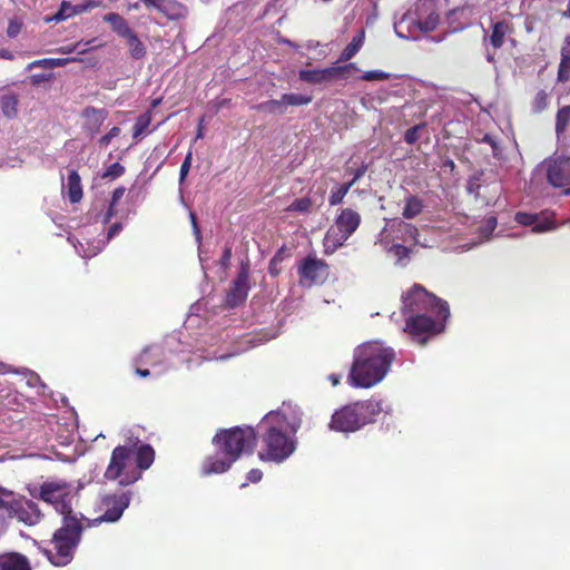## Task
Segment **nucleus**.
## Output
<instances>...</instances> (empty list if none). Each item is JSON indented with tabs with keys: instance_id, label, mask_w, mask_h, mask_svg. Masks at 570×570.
Here are the masks:
<instances>
[{
	"instance_id": "nucleus-1",
	"label": "nucleus",
	"mask_w": 570,
	"mask_h": 570,
	"mask_svg": "<svg viewBox=\"0 0 570 570\" xmlns=\"http://www.w3.org/2000/svg\"><path fill=\"white\" fill-rule=\"evenodd\" d=\"M38 495L62 515V525L53 533L51 548L45 553L53 566H67L73 559L83 529L81 519L72 510L73 487L61 480L46 481Z\"/></svg>"
},
{
	"instance_id": "nucleus-2",
	"label": "nucleus",
	"mask_w": 570,
	"mask_h": 570,
	"mask_svg": "<svg viewBox=\"0 0 570 570\" xmlns=\"http://www.w3.org/2000/svg\"><path fill=\"white\" fill-rule=\"evenodd\" d=\"M302 425V412L297 406L283 404L267 413L258 425L263 448L258 453L262 461L282 463L297 448L296 433Z\"/></svg>"
},
{
	"instance_id": "nucleus-3",
	"label": "nucleus",
	"mask_w": 570,
	"mask_h": 570,
	"mask_svg": "<svg viewBox=\"0 0 570 570\" xmlns=\"http://www.w3.org/2000/svg\"><path fill=\"white\" fill-rule=\"evenodd\" d=\"M403 311L406 315L405 331L421 343L426 341L421 338L422 335L441 332L443 325L439 321H445L450 315L448 303L419 284L403 296Z\"/></svg>"
},
{
	"instance_id": "nucleus-4",
	"label": "nucleus",
	"mask_w": 570,
	"mask_h": 570,
	"mask_svg": "<svg viewBox=\"0 0 570 570\" xmlns=\"http://www.w3.org/2000/svg\"><path fill=\"white\" fill-rule=\"evenodd\" d=\"M394 351L382 342H367L354 350L347 383L356 389H371L381 383L391 370Z\"/></svg>"
},
{
	"instance_id": "nucleus-5",
	"label": "nucleus",
	"mask_w": 570,
	"mask_h": 570,
	"mask_svg": "<svg viewBox=\"0 0 570 570\" xmlns=\"http://www.w3.org/2000/svg\"><path fill=\"white\" fill-rule=\"evenodd\" d=\"M213 442L217 452L205 459L202 466L204 475L224 473L242 453L250 452L256 443V433L250 426L224 430L215 435Z\"/></svg>"
},
{
	"instance_id": "nucleus-6",
	"label": "nucleus",
	"mask_w": 570,
	"mask_h": 570,
	"mask_svg": "<svg viewBox=\"0 0 570 570\" xmlns=\"http://www.w3.org/2000/svg\"><path fill=\"white\" fill-rule=\"evenodd\" d=\"M155 452L148 444L140 446L118 445L114 449L105 478L119 480V485L127 487L141 479V472L154 462Z\"/></svg>"
},
{
	"instance_id": "nucleus-7",
	"label": "nucleus",
	"mask_w": 570,
	"mask_h": 570,
	"mask_svg": "<svg viewBox=\"0 0 570 570\" xmlns=\"http://www.w3.org/2000/svg\"><path fill=\"white\" fill-rule=\"evenodd\" d=\"M391 406L383 400H366L346 405L332 415L331 429L340 432H355L384 412L389 413Z\"/></svg>"
},
{
	"instance_id": "nucleus-8",
	"label": "nucleus",
	"mask_w": 570,
	"mask_h": 570,
	"mask_svg": "<svg viewBox=\"0 0 570 570\" xmlns=\"http://www.w3.org/2000/svg\"><path fill=\"white\" fill-rule=\"evenodd\" d=\"M361 224V216L351 208L342 209L333 226L324 237V252L326 255L335 253L355 233Z\"/></svg>"
},
{
	"instance_id": "nucleus-9",
	"label": "nucleus",
	"mask_w": 570,
	"mask_h": 570,
	"mask_svg": "<svg viewBox=\"0 0 570 570\" xmlns=\"http://www.w3.org/2000/svg\"><path fill=\"white\" fill-rule=\"evenodd\" d=\"M439 18L435 13L431 12L422 20L419 6L415 10H407L400 18L394 19V31L399 38L405 40H417L420 37L429 31L435 29Z\"/></svg>"
},
{
	"instance_id": "nucleus-10",
	"label": "nucleus",
	"mask_w": 570,
	"mask_h": 570,
	"mask_svg": "<svg viewBox=\"0 0 570 570\" xmlns=\"http://www.w3.org/2000/svg\"><path fill=\"white\" fill-rule=\"evenodd\" d=\"M131 495V491H118L102 495L98 507L101 514L95 521L98 523L118 521L129 507Z\"/></svg>"
},
{
	"instance_id": "nucleus-11",
	"label": "nucleus",
	"mask_w": 570,
	"mask_h": 570,
	"mask_svg": "<svg viewBox=\"0 0 570 570\" xmlns=\"http://www.w3.org/2000/svg\"><path fill=\"white\" fill-rule=\"evenodd\" d=\"M357 70L358 68L355 63H347L343 66H331L324 69H302L298 72V77L302 81L311 85H323L340 79H346L352 71Z\"/></svg>"
},
{
	"instance_id": "nucleus-12",
	"label": "nucleus",
	"mask_w": 570,
	"mask_h": 570,
	"mask_svg": "<svg viewBox=\"0 0 570 570\" xmlns=\"http://www.w3.org/2000/svg\"><path fill=\"white\" fill-rule=\"evenodd\" d=\"M390 228H383L376 240V245L385 253L386 258L395 265L405 266L410 261V249L395 240L390 233Z\"/></svg>"
},
{
	"instance_id": "nucleus-13",
	"label": "nucleus",
	"mask_w": 570,
	"mask_h": 570,
	"mask_svg": "<svg viewBox=\"0 0 570 570\" xmlns=\"http://www.w3.org/2000/svg\"><path fill=\"white\" fill-rule=\"evenodd\" d=\"M549 184L556 188L570 184V156H554L543 163Z\"/></svg>"
},
{
	"instance_id": "nucleus-14",
	"label": "nucleus",
	"mask_w": 570,
	"mask_h": 570,
	"mask_svg": "<svg viewBox=\"0 0 570 570\" xmlns=\"http://www.w3.org/2000/svg\"><path fill=\"white\" fill-rule=\"evenodd\" d=\"M298 274L303 286L323 283L327 276V265L322 259L308 256L301 262Z\"/></svg>"
},
{
	"instance_id": "nucleus-15",
	"label": "nucleus",
	"mask_w": 570,
	"mask_h": 570,
	"mask_svg": "<svg viewBox=\"0 0 570 570\" xmlns=\"http://www.w3.org/2000/svg\"><path fill=\"white\" fill-rule=\"evenodd\" d=\"M249 288V269L243 264L236 279L233 282L232 287L226 295V304L229 307L238 306L247 298Z\"/></svg>"
},
{
	"instance_id": "nucleus-16",
	"label": "nucleus",
	"mask_w": 570,
	"mask_h": 570,
	"mask_svg": "<svg viewBox=\"0 0 570 570\" xmlns=\"http://www.w3.org/2000/svg\"><path fill=\"white\" fill-rule=\"evenodd\" d=\"M515 222L523 226H532V232L540 234L557 228L552 216L549 214H530L519 212L514 217Z\"/></svg>"
},
{
	"instance_id": "nucleus-17",
	"label": "nucleus",
	"mask_w": 570,
	"mask_h": 570,
	"mask_svg": "<svg viewBox=\"0 0 570 570\" xmlns=\"http://www.w3.org/2000/svg\"><path fill=\"white\" fill-rule=\"evenodd\" d=\"M18 504V494L0 488V534L6 530L8 521L14 518Z\"/></svg>"
},
{
	"instance_id": "nucleus-18",
	"label": "nucleus",
	"mask_w": 570,
	"mask_h": 570,
	"mask_svg": "<svg viewBox=\"0 0 570 570\" xmlns=\"http://www.w3.org/2000/svg\"><path fill=\"white\" fill-rule=\"evenodd\" d=\"M108 117V111L104 108L86 107L81 111L83 119L82 129L89 135L95 136Z\"/></svg>"
},
{
	"instance_id": "nucleus-19",
	"label": "nucleus",
	"mask_w": 570,
	"mask_h": 570,
	"mask_svg": "<svg viewBox=\"0 0 570 570\" xmlns=\"http://www.w3.org/2000/svg\"><path fill=\"white\" fill-rule=\"evenodd\" d=\"M122 229L121 223H115L112 224L107 233V236L104 237V239L98 240L96 244H89L87 243V247L79 242L78 245H73L77 253L83 257V258H90L96 256L98 253H100L104 247L106 246L107 242L115 237L120 230Z\"/></svg>"
},
{
	"instance_id": "nucleus-20",
	"label": "nucleus",
	"mask_w": 570,
	"mask_h": 570,
	"mask_svg": "<svg viewBox=\"0 0 570 570\" xmlns=\"http://www.w3.org/2000/svg\"><path fill=\"white\" fill-rule=\"evenodd\" d=\"M14 518L28 525H33L40 521L41 513L35 502L19 497V504Z\"/></svg>"
},
{
	"instance_id": "nucleus-21",
	"label": "nucleus",
	"mask_w": 570,
	"mask_h": 570,
	"mask_svg": "<svg viewBox=\"0 0 570 570\" xmlns=\"http://www.w3.org/2000/svg\"><path fill=\"white\" fill-rule=\"evenodd\" d=\"M384 228H390L391 236L395 240H401L403 243L413 240L415 243H419V239H417L419 230L412 224L405 223L403 220H395L391 224H386V226Z\"/></svg>"
},
{
	"instance_id": "nucleus-22",
	"label": "nucleus",
	"mask_w": 570,
	"mask_h": 570,
	"mask_svg": "<svg viewBox=\"0 0 570 570\" xmlns=\"http://www.w3.org/2000/svg\"><path fill=\"white\" fill-rule=\"evenodd\" d=\"M151 9L170 20H177L186 14V8L175 0H157Z\"/></svg>"
},
{
	"instance_id": "nucleus-23",
	"label": "nucleus",
	"mask_w": 570,
	"mask_h": 570,
	"mask_svg": "<svg viewBox=\"0 0 570 570\" xmlns=\"http://www.w3.org/2000/svg\"><path fill=\"white\" fill-rule=\"evenodd\" d=\"M0 570H31L28 560L19 553L0 554Z\"/></svg>"
},
{
	"instance_id": "nucleus-24",
	"label": "nucleus",
	"mask_w": 570,
	"mask_h": 570,
	"mask_svg": "<svg viewBox=\"0 0 570 570\" xmlns=\"http://www.w3.org/2000/svg\"><path fill=\"white\" fill-rule=\"evenodd\" d=\"M512 31L511 26L507 21H497L492 24V32L489 37L490 45L494 49L502 47L504 39Z\"/></svg>"
},
{
	"instance_id": "nucleus-25",
	"label": "nucleus",
	"mask_w": 570,
	"mask_h": 570,
	"mask_svg": "<svg viewBox=\"0 0 570 570\" xmlns=\"http://www.w3.org/2000/svg\"><path fill=\"white\" fill-rule=\"evenodd\" d=\"M65 187L68 190V198L71 203H78L82 198L81 179L76 170L69 171Z\"/></svg>"
},
{
	"instance_id": "nucleus-26",
	"label": "nucleus",
	"mask_w": 570,
	"mask_h": 570,
	"mask_svg": "<svg viewBox=\"0 0 570 570\" xmlns=\"http://www.w3.org/2000/svg\"><path fill=\"white\" fill-rule=\"evenodd\" d=\"M102 19L105 22H108L111 26L112 31L121 38L126 37L129 35V32L132 31L128 22L116 12L107 13L102 17Z\"/></svg>"
},
{
	"instance_id": "nucleus-27",
	"label": "nucleus",
	"mask_w": 570,
	"mask_h": 570,
	"mask_svg": "<svg viewBox=\"0 0 570 570\" xmlns=\"http://www.w3.org/2000/svg\"><path fill=\"white\" fill-rule=\"evenodd\" d=\"M365 40L364 30H360L351 40V42L344 48L340 56V61H348L351 60L363 47Z\"/></svg>"
},
{
	"instance_id": "nucleus-28",
	"label": "nucleus",
	"mask_w": 570,
	"mask_h": 570,
	"mask_svg": "<svg viewBox=\"0 0 570 570\" xmlns=\"http://www.w3.org/2000/svg\"><path fill=\"white\" fill-rule=\"evenodd\" d=\"M124 39L127 42L129 55L132 59L138 60V59H141L145 57L146 47L140 41V39L138 38L137 33L134 30L131 32H129V35L124 37Z\"/></svg>"
},
{
	"instance_id": "nucleus-29",
	"label": "nucleus",
	"mask_w": 570,
	"mask_h": 570,
	"mask_svg": "<svg viewBox=\"0 0 570 570\" xmlns=\"http://www.w3.org/2000/svg\"><path fill=\"white\" fill-rule=\"evenodd\" d=\"M570 122V105L560 108L556 116V135L558 140L566 132Z\"/></svg>"
},
{
	"instance_id": "nucleus-30",
	"label": "nucleus",
	"mask_w": 570,
	"mask_h": 570,
	"mask_svg": "<svg viewBox=\"0 0 570 570\" xmlns=\"http://www.w3.org/2000/svg\"><path fill=\"white\" fill-rule=\"evenodd\" d=\"M423 208L422 200L416 196H410L405 199L403 216L407 219L416 217Z\"/></svg>"
},
{
	"instance_id": "nucleus-31",
	"label": "nucleus",
	"mask_w": 570,
	"mask_h": 570,
	"mask_svg": "<svg viewBox=\"0 0 570 570\" xmlns=\"http://www.w3.org/2000/svg\"><path fill=\"white\" fill-rule=\"evenodd\" d=\"M1 109L6 117L13 118L18 112V97L16 95H4L1 97Z\"/></svg>"
},
{
	"instance_id": "nucleus-32",
	"label": "nucleus",
	"mask_w": 570,
	"mask_h": 570,
	"mask_svg": "<svg viewBox=\"0 0 570 570\" xmlns=\"http://www.w3.org/2000/svg\"><path fill=\"white\" fill-rule=\"evenodd\" d=\"M73 16H76L73 4H71L68 1H62L58 12L56 14H53L52 17H47L46 21L47 22H51V21L59 22V21L67 20Z\"/></svg>"
},
{
	"instance_id": "nucleus-33",
	"label": "nucleus",
	"mask_w": 570,
	"mask_h": 570,
	"mask_svg": "<svg viewBox=\"0 0 570 570\" xmlns=\"http://www.w3.org/2000/svg\"><path fill=\"white\" fill-rule=\"evenodd\" d=\"M24 26V19L22 16H13L9 19L8 28H7V36L10 39H14L19 36L22 28Z\"/></svg>"
},
{
	"instance_id": "nucleus-34",
	"label": "nucleus",
	"mask_w": 570,
	"mask_h": 570,
	"mask_svg": "<svg viewBox=\"0 0 570 570\" xmlns=\"http://www.w3.org/2000/svg\"><path fill=\"white\" fill-rule=\"evenodd\" d=\"M312 96L301 95V94H284L283 102L287 106H304L308 105L312 101Z\"/></svg>"
},
{
	"instance_id": "nucleus-35",
	"label": "nucleus",
	"mask_w": 570,
	"mask_h": 570,
	"mask_svg": "<svg viewBox=\"0 0 570 570\" xmlns=\"http://www.w3.org/2000/svg\"><path fill=\"white\" fill-rule=\"evenodd\" d=\"M258 109L266 110L268 112H279L284 114L286 110V104L283 102V96L279 99H272L265 102H262L258 106Z\"/></svg>"
},
{
	"instance_id": "nucleus-36",
	"label": "nucleus",
	"mask_w": 570,
	"mask_h": 570,
	"mask_svg": "<svg viewBox=\"0 0 570 570\" xmlns=\"http://www.w3.org/2000/svg\"><path fill=\"white\" fill-rule=\"evenodd\" d=\"M126 189L125 187H118L114 190L111 196V202L109 204V208L104 217V224L108 223L111 217L115 215V206L118 204V202L122 198Z\"/></svg>"
},
{
	"instance_id": "nucleus-37",
	"label": "nucleus",
	"mask_w": 570,
	"mask_h": 570,
	"mask_svg": "<svg viewBox=\"0 0 570 570\" xmlns=\"http://www.w3.org/2000/svg\"><path fill=\"white\" fill-rule=\"evenodd\" d=\"M534 112H541L548 107V94L544 90H539L531 104Z\"/></svg>"
},
{
	"instance_id": "nucleus-38",
	"label": "nucleus",
	"mask_w": 570,
	"mask_h": 570,
	"mask_svg": "<svg viewBox=\"0 0 570 570\" xmlns=\"http://www.w3.org/2000/svg\"><path fill=\"white\" fill-rule=\"evenodd\" d=\"M351 189V184L340 185L335 190H332L328 202L332 206L342 203L345 195Z\"/></svg>"
},
{
	"instance_id": "nucleus-39",
	"label": "nucleus",
	"mask_w": 570,
	"mask_h": 570,
	"mask_svg": "<svg viewBox=\"0 0 570 570\" xmlns=\"http://www.w3.org/2000/svg\"><path fill=\"white\" fill-rule=\"evenodd\" d=\"M312 207V202L309 198L303 197L295 199L288 207L289 212H298V213H308Z\"/></svg>"
},
{
	"instance_id": "nucleus-40",
	"label": "nucleus",
	"mask_w": 570,
	"mask_h": 570,
	"mask_svg": "<svg viewBox=\"0 0 570 570\" xmlns=\"http://www.w3.org/2000/svg\"><path fill=\"white\" fill-rule=\"evenodd\" d=\"M91 43V41H86V42H82V41H79L75 45H67V46H62L60 47L57 51L60 52V53H63V55H68V53H71L73 51H78L79 53H83L88 50V46Z\"/></svg>"
},
{
	"instance_id": "nucleus-41",
	"label": "nucleus",
	"mask_w": 570,
	"mask_h": 570,
	"mask_svg": "<svg viewBox=\"0 0 570 570\" xmlns=\"http://www.w3.org/2000/svg\"><path fill=\"white\" fill-rule=\"evenodd\" d=\"M390 78H391V75L385 71H382V70L365 71L361 76V79L365 80V81H383V80H389Z\"/></svg>"
},
{
	"instance_id": "nucleus-42",
	"label": "nucleus",
	"mask_w": 570,
	"mask_h": 570,
	"mask_svg": "<svg viewBox=\"0 0 570 570\" xmlns=\"http://www.w3.org/2000/svg\"><path fill=\"white\" fill-rule=\"evenodd\" d=\"M124 171L125 168L122 165H120L119 163H114L106 168L101 177L112 180L120 177L124 174Z\"/></svg>"
},
{
	"instance_id": "nucleus-43",
	"label": "nucleus",
	"mask_w": 570,
	"mask_h": 570,
	"mask_svg": "<svg viewBox=\"0 0 570 570\" xmlns=\"http://www.w3.org/2000/svg\"><path fill=\"white\" fill-rule=\"evenodd\" d=\"M150 124V116L145 114L141 115L134 126V137L137 138L145 134Z\"/></svg>"
},
{
	"instance_id": "nucleus-44",
	"label": "nucleus",
	"mask_w": 570,
	"mask_h": 570,
	"mask_svg": "<svg viewBox=\"0 0 570 570\" xmlns=\"http://www.w3.org/2000/svg\"><path fill=\"white\" fill-rule=\"evenodd\" d=\"M101 6V1L98 0H86L83 2H80L78 4H73L75 13L80 14L86 11H89L91 9L98 8Z\"/></svg>"
},
{
	"instance_id": "nucleus-45",
	"label": "nucleus",
	"mask_w": 570,
	"mask_h": 570,
	"mask_svg": "<svg viewBox=\"0 0 570 570\" xmlns=\"http://www.w3.org/2000/svg\"><path fill=\"white\" fill-rule=\"evenodd\" d=\"M558 79L559 81H567L570 79V59L561 58L558 70Z\"/></svg>"
},
{
	"instance_id": "nucleus-46",
	"label": "nucleus",
	"mask_w": 570,
	"mask_h": 570,
	"mask_svg": "<svg viewBox=\"0 0 570 570\" xmlns=\"http://www.w3.org/2000/svg\"><path fill=\"white\" fill-rule=\"evenodd\" d=\"M120 135V128L115 126L106 135L99 138L98 144L100 147H107L111 140Z\"/></svg>"
},
{
	"instance_id": "nucleus-47",
	"label": "nucleus",
	"mask_w": 570,
	"mask_h": 570,
	"mask_svg": "<svg viewBox=\"0 0 570 570\" xmlns=\"http://www.w3.org/2000/svg\"><path fill=\"white\" fill-rule=\"evenodd\" d=\"M497 227V218L494 216L488 217L481 226V233L488 238Z\"/></svg>"
},
{
	"instance_id": "nucleus-48",
	"label": "nucleus",
	"mask_w": 570,
	"mask_h": 570,
	"mask_svg": "<svg viewBox=\"0 0 570 570\" xmlns=\"http://www.w3.org/2000/svg\"><path fill=\"white\" fill-rule=\"evenodd\" d=\"M191 160H193V154L191 151H189L181 166H180V171H179V183L183 184V181L185 180L186 176L188 175V171L190 169V166H191Z\"/></svg>"
},
{
	"instance_id": "nucleus-49",
	"label": "nucleus",
	"mask_w": 570,
	"mask_h": 570,
	"mask_svg": "<svg viewBox=\"0 0 570 570\" xmlns=\"http://www.w3.org/2000/svg\"><path fill=\"white\" fill-rule=\"evenodd\" d=\"M419 129H420V126H414V127L409 128L404 134V140L410 145L414 144L419 138V136H417Z\"/></svg>"
},
{
	"instance_id": "nucleus-50",
	"label": "nucleus",
	"mask_w": 570,
	"mask_h": 570,
	"mask_svg": "<svg viewBox=\"0 0 570 570\" xmlns=\"http://www.w3.org/2000/svg\"><path fill=\"white\" fill-rule=\"evenodd\" d=\"M37 67L45 68V69H51L50 58H45V59L35 60V61L30 62L27 66V70H32L33 68H37Z\"/></svg>"
},
{
	"instance_id": "nucleus-51",
	"label": "nucleus",
	"mask_w": 570,
	"mask_h": 570,
	"mask_svg": "<svg viewBox=\"0 0 570 570\" xmlns=\"http://www.w3.org/2000/svg\"><path fill=\"white\" fill-rule=\"evenodd\" d=\"M160 348L158 346H151L144 350V352L140 355V360L148 363L149 362V355L153 354L155 356H158L160 354Z\"/></svg>"
},
{
	"instance_id": "nucleus-52",
	"label": "nucleus",
	"mask_w": 570,
	"mask_h": 570,
	"mask_svg": "<svg viewBox=\"0 0 570 570\" xmlns=\"http://www.w3.org/2000/svg\"><path fill=\"white\" fill-rule=\"evenodd\" d=\"M189 218H190V222H191L194 235L196 237L197 243L199 244L200 239H202V234H200V229H199L198 224H197V218H196L195 213L190 212L189 213Z\"/></svg>"
},
{
	"instance_id": "nucleus-53",
	"label": "nucleus",
	"mask_w": 570,
	"mask_h": 570,
	"mask_svg": "<svg viewBox=\"0 0 570 570\" xmlns=\"http://www.w3.org/2000/svg\"><path fill=\"white\" fill-rule=\"evenodd\" d=\"M50 78H51L50 73L49 75H47V73H36V75H32L30 77V82L33 86H38V85H40L43 81H48Z\"/></svg>"
},
{
	"instance_id": "nucleus-54",
	"label": "nucleus",
	"mask_w": 570,
	"mask_h": 570,
	"mask_svg": "<svg viewBox=\"0 0 570 570\" xmlns=\"http://www.w3.org/2000/svg\"><path fill=\"white\" fill-rule=\"evenodd\" d=\"M262 478H263V472L259 469H252L247 473V480L253 483L261 481Z\"/></svg>"
},
{
	"instance_id": "nucleus-55",
	"label": "nucleus",
	"mask_w": 570,
	"mask_h": 570,
	"mask_svg": "<svg viewBox=\"0 0 570 570\" xmlns=\"http://www.w3.org/2000/svg\"><path fill=\"white\" fill-rule=\"evenodd\" d=\"M367 170V165L363 164L361 167H358L353 175V179L348 181L347 184H351V187L362 177Z\"/></svg>"
},
{
	"instance_id": "nucleus-56",
	"label": "nucleus",
	"mask_w": 570,
	"mask_h": 570,
	"mask_svg": "<svg viewBox=\"0 0 570 570\" xmlns=\"http://www.w3.org/2000/svg\"><path fill=\"white\" fill-rule=\"evenodd\" d=\"M483 141L488 142L489 145H491L492 149H493V156L494 157H500V151H499V147L497 145V141L495 139L490 136V135H485L483 137Z\"/></svg>"
},
{
	"instance_id": "nucleus-57",
	"label": "nucleus",
	"mask_w": 570,
	"mask_h": 570,
	"mask_svg": "<svg viewBox=\"0 0 570 570\" xmlns=\"http://www.w3.org/2000/svg\"><path fill=\"white\" fill-rule=\"evenodd\" d=\"M75 59L71 58H50V62H51V69L53 68H57V67H62L65 65H67L69 61H73Z\"/></svg>"
},
{
	"instance_id": "nucleus-58",
	"label": "nucleus",
	"mask_w": 570,
	"mask_h": 570,
	"mask_svg": "<svg viewBox=\"0 0 570 570\" xmlns=\"http://www.w3.org/2000/svg\"><path fill=\"white\" fill-rule=\"evenodd\" d=\"M561 58L570 59V36L566 37L564 46L561 49Z\"/></svg>"
},
{
	"instance_id": "nucleus-59",
	"label": "nucleus",
	"mask_w": 570,
	"mask_h": 570,
	"mask_svg": "<svg viewBox=\"0 0 570 570\" xmlns=\"http://www.w3.org/2000/svg\"><path fill=\"white\" fill-rule=\"evenodd\" d=\"M253 346H255V344L247 345L246 347H243V348H240L239 351L233 352V353H230V354H228V355H225V354H222V355H214V356H213V358H216V360H226V358H228L229 356H233V355H235V354H237V353H239V352L246 351V350H248L249 347H253Z\"/></svg>"
},
{
	"instance_id": "nucleus-60",
	"label": "nucleus",
	"mask_w": 570,
	"mask_h": 570,
	"mask_svg": "<svg viewBox=\"0 0 570 570\" xmlns=\"http://www.w3.org/2000/svg\"><path fill=\"white\" fill-rule=\"evenodd\" d=\"M0 58L7 60H13V53L8 49H0Z\"/></svg>"
},
{
	"instance_id": "nucleus-61",
	"label": "nucleus",
	"mask_w": 570,
	"mask_h": 570,
	"mask_svg": "<svg viewBox=\"0 0 570 570\" xmlns=\"http://www.w3.org/2000/svg\"><path fill=\"white\" fill-rule=\"evenodd\" d=\"M327 379L332 383L333 386H336L340 384L342 375L341 374H330Z\"/></svg>"
},
{
	"instance_id": "nucleus-62",
	"label": "nucleus",
	"mask_w": 570,
	"mask_h": 570,
	"mask_svg": "<svg viewBox=\"0 0 570 570\" xmlns=\"http://www.w3.org/2000/svg\"><path fill=\"white\" fill-rule=\"evenodd\" d=\"M38 382H39V376L35 373H29V377L27 381L28 385L36 386Z\"/></svg>"
},
{
	"instance_id": "nucleus-63",
	"label": "nucleus",
	"mask_w": 570,
	"mask_h": 570,
	"mask_svg": "<svg viewBox=\"0 0 570 570\" xmlns=\"http://www.w3.org/2000/svg\"><path fill=\"white\" fill-rule=\"evenodd\" d=\"M478 188H479V185L471 179L469 181V184H468V191L469 193H476Z\"/></svg>"
},
{
	"instance_id": "nucleus-64",
	"label": "nucleus",
	"mask_w": 570,
	"mask_h": 570,
	"mask_svg": "<svg viewBox=\"0 0 570 570\" xmlns=\"http://www.w3.org/2000/svg\"><path fill=\"white\" fill-rule=\"evenodd\" d=\"M277 261H278V257H277V256H275V257L272 259L271 264H269V272H271L272 274H276V273H277V269H276V263H277Z\"/></svg>"
}]
</instances>
